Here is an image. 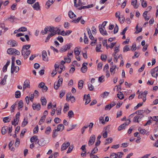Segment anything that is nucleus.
<instances>
[{
	"instance_id": "nucleus-29",
	"label": "nucleus",
	"mask_w": 158,
	"mask_h": 158,
	"mask_svg": "<svg viewBox=\"0 0 158 158\" xmlns=\"http://www.w3.org/2000/svg\"><path fill=\"white\" fill-rule=\"evenodd\" d=\"M40 100L42 105H46L47 101L45 98L44 97H43L41 98Z\"/></svg>"
},
{
	"instance_id": "nucleus-25",
	"label": "nucleus",
	"mask_w": 158,
	"mask_h": 158,
	"mask_svg": "<svg viewBox=\"0 0 158 158\" xmlns=\"http://www.w3.org/2000/svg\"><path fill=\"white\" fill-rule=\"evenodd\" d=\"M54 1L55 0H48V1L47 2L46 5L48 6V9L49 8L50 6L53 3Z\"/></svg>"
},
{
	"instance_id": "nucleus-49",
	"label": "nucleus",
	"mask_w": 158,
	"mask_h": 158,
	"mask_svg": "<svg viewBox=\"0 0 158 158\" xmlns=\"http://www.w3.org/2000/svg\"><path fill=\"white\" fill-rule=\"evenodd\" d=\"M61 107L60 106L56 109V113L57 115H60L61 113Z\"/></svg>"
},
{
	"instance_id": "nucleus-38",
	"label": "nucleus",
	"mask_w": 158,
	"mask_h": 158,
	"mask_svg": "<svg viewBox=\"0 0 158 158\" xmlns=\"http://www.w3.org/2000/svg\"><path fill=\"white\" fill-rule=\"evenodd\" d=\"M60 31V29L59 28L54 27L53 30V33H52L53 34H54V35L57 33V31Z\"/></svg>"
},
{
	"instance_id": "nucleus-9",
	"label": "nucleus",
	"mask_w": 158,
	"mask_h": 158,
	"mask_svg": "<svg viewBox=\"0 0 158 158\" xmlns=\"http://www.w3.org/2000/svg\"><path fill=\"white\" fill-rule=\"evenodd\" d=\"M32 107L34 110L39 111L40 109L41 105L39 103L37 104L33 103L32 105Z\"/></svg>"
},
{
	"instance_id": "nucleus-35",
	"label": "nucleus",
	"mask_w": 158,
	"mask_h": 158,
	"mask_svg": "<svg viewBox=\"0 0 158 158\" xmlns=\"http://www.w3.org/2000/svg\"><path fill=\"white\" fill-rule=\"evenodd\" d=\"M138 130L139 131L140 133L142 134H144L146 132V130L145 129H142L141 127H139L138 128Z\"/></svg>"
},
{
	"instance_id": "nucleus-1",
	"label": "nucleus",
	"mask_w": 158,
	"mask_h": 158,
	"mask_svg": "<svg viewBox=\"0 0 158 158\" xmlns=\"http://www.w3.org/2000/svg\"><path fill=\"white\" fill-rule=\"evenodd\" d=\"M107 23V21H104L102 25L99 24L98 26L99 31L103 35H108L106 31V30H104V29H105V27Z\"/></svg>"
},
{
	"instance_id": "nucleus-8",
	"label": "nucleus",
	"mask_w": 158,
	"mask_h": 158,
	"mask_svg": "<svg viewBox=\"0 0 158 158\" xmlns=\"http://www.w3.org/2000/svg\"><path fill=\"white\" fill-rule=\"evenodd\" d=\"M70 143L69 142L66 143H64L62 145L61 149V151H63L66 150L70 145Z\"/></svg>"
},
{
	"instance_id": "nucleus-23",
	"label": "nucleus",
	"mask_w": 158,
	"mask_h": 158,
	"mask_svg": "<svg viewBox=\"0 0 158 158\" xmlns=\"http://www.w3.org/2000/svg\"><path fill=\"white\" fill-rule=\"evenodd\" d=\"M11 117H6L3 118V121L4 123H8L11 120Z\"/></svg>"
},
{
	"instance_id": "nucleus-21",
	"label": "nucleus",
	"mask_w": 158,
	"mask_h": 158,
	"mask_svg": "<svg viewBox=\"0 0 158 158\" xmlns=\"http://www.w3.org/2000/svg\"><path fill=\"white\" fill-rule=\"evenodd\" d=\"M23 85L26 86L27 88H30V86L29 81L28 80H26L24 82Z\"/></svg>"
},
{
	"instance_id": "nucleus-47",
	"label": "nucleus",
	"mask_w": 158,
	"mask_h": 158,
	"mask_svg": "<svg viewBox=\"0 0 158 158\" xmlns=\"http://www.w3.org/2000/svg\"><path fill=\"white\" fill-rule=\"evenodd\" d=\"M118 155L114 153H111L110 157V158H117Z\"/></svg>"
},
{
	"instance_id": "nucleus-50",
	"label": "nucleus",
	"mask_w": 158,
	"mask_h": 158,
	"mask_svg": "<svg viewBox=\"0 0 158 158\" xmlns=\"http://www.w3.org/2000/svg\"><path fill=\"white\" fill-rule=\"evenodd\" d=\"M71 93H68L66 95V100L67 101H69L70 99L71 98Z\"/></svg>"
},
{
	"instance_id": "nucleus-33",
	"label": "nucleus",
	"mask_w": 158,
	"mask_h": 158,
	"mask_svg": "<svg viewBox=\"0 0 158 158\" xmlns=\"http://www.w3.org/2000/svg\"><path fill=\"white\" fill-rule=\"evenodd\" d=\"M28 122L27 118H24L23 122L22 123V127H24L28 123Z\"/></svg>"
},
{
	"instance_id": "nucleus-52",
	"label": "nucleus",
	"mask_w": 158,
	"mask_h": 158,
	"mask_svg": "<svg viewBox=\"0 0 158 158\" xmlns=\"http://www.w3.org/2000/svg\"><path fill=\"white\" fill-rule=\"evenodd\" d=\"M125 124H123L120 125L118 128V130L120 131L125 128Z\"/></svg>"
},
{
	"instance_id": "nucleus-39",
	"label": "nucleus",
	"mask_w": 158,
	"mask_h": 158,
	"mask_svg": "<svg viewBox=\"0 0 158 158\" xmlns=\"http://www.w3.org/2000/svg\"><path fill=\"white\" fill-rule=\"evenodd\" d=\"M118 93H119V92ZM119 93H120V94H117V97L119 99L122 100L124 98L123 95L121 92H119Z\"/></svg>"
},
{
	"instance_id": "nucleus-13",
	"label": "nucleus",
	"mask_w": 158,
	"mask_h": 158,
	"mask_svg": "<svg viewBox=\"0 0 158 158\" xmlns=\"http://www.w3.org/2000/svg\"><path fill=\"white\" fill-rule=\"evenodd\" d=\"M68 15L69 18L72 19H75L76 16L72 11H69L68 12Z\"/></svg>"
},
{
	"instance_id": "nucleus-60",
	"label": "nucleus",
	"mask_w": 158,
	"mask_h": 158,
	"mask_svg": "<svg viewBox=\"0 0 158 158\" xmlns=\"http://www.w3.org/2000/svg\"><path fill=\"white\" fill-rule=\"evenodd\" d=\"M6 20H8L11 22H13L14 20V16H11L10 17H8Z\"/></svg>"
},
{
	"instance_id": "nucleus-24",
	"label": "nucleus",
	"mask_w": 158,
	"mask_h": 158,
	"mask_svg": "<svg viewBox=\"0 0 158 158\" xmlns=\"http://www.w3.org/2000/svg\"><path fill=\"white\" fill-rule=\"evenodd\" d=\"M102 43L101 42L99 43L97 45L96 48V51L97 52H101L100 50L101 47Z\"/></svg>"
},
{
	"instance_id": "nucleus-22",
	"label": "nucleus",
	"mask_w": 158,
	"mask_h": 158,
	"mask_svg": "<svg viewBox=\"0 0 158 158\" xmlns=\"http://www.w3.org/2000/svg\"><path fill=\"white\" fill-rule=\"evenodd\" d=\"M7 77V75H6L4 76L2 80L0 83L2 85H4L6 84Z\"/></svg>"
},
{
	"instance_id": "nucleus-64",
	"label": "nucleus",
	"mask_w": 158,
	"mask_h": 158,
	"mask_svg": "<svg viewBox=\"0 0 158 158\" xmlns=\"http://www.w3.org/2000/svg\"><path fill=\"white\" fill-rule=\"evenodd\" d=\"M150 118L152 119L153 121L156 122L158 121V116H154L152 117H151Z\"/></svg>"
},
{
	"instance_id": "nucleus-10",
	"label": "nucleus",
	"mask_w": 158,
	"mask_h": 158,
	"mask_svg": "<svg viewBox=\"0 0 158 158\" xmlns=\"http://www.w3.org/2000/svg\"><path fill=\"white\" fill-rule=\"evenodd\" d=\"M8 44L12 47H16L18 45L17 43L15 40H10L8 41Z\"/></svg>"
},
{
	"instance_id": "nucleus-7",
	"label": "nucleus",
	"mask_w": 158,
	"mask_h": 158,
	"mask_svg": "<svg viewBox=\"0 0 158 158\" xmlns=\"http://www.w3.org/2000/svg\"><path fill=\"white\" fill-rule=\"evenodd\" d=\"M95 137L94 135H92L90 137L89 140L88 142V145L89 146H91L93 145L95 141Z\"/></svg>"
},
{
	"instance_id": "nucleus-58",
	"label": "nucleus",
	"mask_w": 158,
	"mask_h": 158,
	"mask_svg": "<svg viewBox=\"0 0 158 158\" xmlns=\"http://www.w3.org/2000/svg\"><path fill=\"white\" fill-rule=\"evenodd\" d=\"M118 20L121 23H123L125 20V18L123 16L122 17H119Z\"/></svg>"
},
{
	"instance_id": "nucleus-53",
	"label": "nucleus",
	"mask_w": 158,
	"mask_h": 158,
	"mask_svg": "<svg viewBox=\"0 0 158 158\" xmlns=\"http://www.w3.org/2000/svg\"><path fill=\"white\" fill-rule=\"evenodd\" d=\"M65 91L64 90H61L60 92V98H62L64 95L65 94Z\"/></svg>"
},
{
	"instance_id": "nucleus-16",
	"label": "nucleus",
	"mask_w": 158,
	"mask_h": 158,
	"mask_svg": "<svg viewBox=\"0 0 158 158\" xmlns=\"http://www.w3.org/2000/svg\"><path fill=\"white\" fill-rule=\"evenodd\" d=\"M23 53V56L24 59H27L28 56L31 53V51L29 50H24Z\"/></svg>"
},
{
	"instance_id": "nucleus-17",
	"label": "nucleus",
	"mask_w": 158,
	"mask_h": 158,
	"mask_svg": "<svg viewBox=\"0 0 158 158\" xmlns=\"http://www.w3.org/2000/svg\"><path fill=\"white\" fill-rule=\"evenodd\" d=\"M131 5L133 6L135 9H137L139 7V5L137 4V0H133L131 2Z\"/></svg>"
},
{
	"instance_id": "nucleus-20",
	"label": "nucleus",
	"mask_w": 158,
	"mask_h": 158,
	"mask_svg": "<svg viewBox=\"0 0 158 158\" xmlns=\"http://www.w3.org/2000/svg\"><path fill=\"white\" fill-rule=\"evenodd\" d=\"M33 7L36 10H40V6L38 2H35L33 6Z\"/></svg>"
},
{
	"instance_id": "nucleus-5",
	"label": "nucleus",
	"mask_w": 158,
	"mask_h": 158,
	"mask_svg": "<svg viewBox=\"0 0 158 158\" xmlns=\"http://www.w3.org/2000/svg\"><path fill=\"white\" fill-rule=\"evenodd\" d=\"M71 44H67L66 45L63 46L60 48L59 51L61 52H65L67 50L69 49L71 47Z\"/></svg>"
},
{
	"instance_id": "nucleus-57",
	"label": "nucleus",
	"mask_w": 158,
	"mask_h": 158,
	"mask_svg": "<svg viewBox=\"0 0 158 158\" xmlns=\"http://www.w3.org/2000/svg\"><path fill=\"white\" fill-rule=\"evenodd\" d=\"M16 105V103H15L11 106L10 107V109L11 111L12 112H14V110L15 109V106Z\"/></svg>"
},
{
	"instance_id": "nucleus-36",
	"label": "nucleus",
	"mask_w": 158,
	"mask_h": 158,
	"mask_svg": "<svg viewBox=\"0 0 158 158\" xmlns=\"http://www.w3.org/2000/svg\"><path fill=\"white\" fill-rule=\"evenodd\" d=\"M23 106V102L22 100H20L18 105V109L19 110L20 108H22Z\"/></svg>"
},
{
	"instance_id": "nucleus-11",
	"label": "nucleus",
	"mask_w": 158,
	"mask_h": 158,
	"mask_svg": "<svg viewBox=\"0 0 158 158\" xmlns=\"http://www.w3.org/2000/svg\"><path fill=\"white\" fill-rule=\"evenodd\" d=\"M84 99H86V101L85 102V105H87L91 101L89 94H88L87 95H85L84 96Z\"/></svg>"
},
{
	"instance_id": "nucleus-19",
	"label": "nucleus",
	"mask_w": 158,
	"mask_h": 158,
	"mask_svg": "<svg viewBox=\"0 0 158 158\" xmlns=\"http://www.w3.org/2000/svg\"><path fill=\"white\" fill-rule=\"evenodd\" d=\"M8 128L7 126H5L3 127L1 130V133L2 135H4L7 131Z\"/></svg>"
},
{
	"instance_id": "nucleus-59",
	"label": "nucleus",
	"mask_w": 158,
	"mask_h": 158,
	"mask_svg": "<svg viewBox=\"0 0 158 158\" xmlns=\"http://www.w3.org/2000/svg\"><path fill=\"white\" fill-rule=\"evenodd\" d=\"M87 69V67H82L81 69V72L83 73H85Z\"/></svg>"
},
{
	"instance_id": "nucleus-28",
	"label": "nucleus",
	"mask_w": 158,
	"mask_h": 158,
	"mask_svg": "<svg viewBox=\"0 0 158 158\" xmlns=\"http://www.w3.org/2000/svg\"><path fill=\"white\" fill-rule=\"evenodd\" d=\"M81 18H82V16L79 17L77 19H73V20L70 21V22L71 23L73 22L75 23H78L80 22V19Z\"/></svg>"
},
{
	"instance_id": "nucleus-30",
	"label": "nucleus",
	"mask_w": 158,
	"mask_h": 158,
	"mask_svg": "<svg viewBox=\"0 0 158 158\" xmlns=\"http://www.w3.org/2000/svg\"><path fill=\"white\" fill-rule=\"evenodd\" d=\"M135 29L136 30L135 32V33L136 34H138L139 33L141 32L142 30V28L141 27L139 29L138 27V25L137 24L135 27Z\"/></svg>"
},
{
	"instance_id": "nucleus-37",
	"label": "nucleus",
	"mask_w": 158,
	"mask_h": 158,
	"mask_svg": "<svg viewBox=\"0 0 158 158\" xmlns=\"http://www.w3.org/2000/svg\"><path fill=\"white\" fill-rule=\"evenodd\" d=\"M80 51L79 48H76L74 50V53L75 55L77 56H78L80 54Z\"/></svg>"
},
{
	"instance_id": "nucleus-12",
	"label": "nucleus",
	"mask_w": 158,
	"mask_h": 158,
	"mask_svg": "<svg viewBox=\"0 0 158 158\" xmlns=\"http://www.w3.org/2000/svg\"><path fill=\"white\" fill-rule=\"evenodd\" d=\"M30 47L31 45L29 44H27L23 45L21 50L22 55H23V53L24 52V50H27Z\"/></svg>"
},
{
	"instance_id": "nucleus-27",
	"label": "nucleus",
	"mask_w": 158,
	"mask_h": 158,
	"mask_svg": "<svg viewBox=\"0 0 158 158\" xmlns=\"http://www.w3.org/2000/svg\"><path fill=\"white\" fill-rule=\"evenodd\" d=\"M116 66H112L110 69V71L112 75H113L115 73L114 71L116 68Z\"/></svg>"
},
{
	"instance_id": "nucleus-3",
	"label": "nucleus",
	"mask_w": 158,
	"mask_h": 158,
	"mask_svg": "<svg viewBox=\"0 0 158 158\" xmlns=\"http://www.w3.org/2000/svg\"><path fill=\"white\" fill-rule=\"evenodd\" d=\"M20 115V112H18L15 115V118L14 119V121H12L11 122L12 125L15 126L17 125L18 124Z\"/></svg>"
},
{
	"instance_id": "nucleus-44",
	"label": "nucleus",
	"mask_w": 158,
	"mask_h": 158,
	"mask_svg": "<svg viewBox=\"0 0 158 158\" xmlns=\"http://www.w3.org/2000/svg\"><path fill=\"white\" fill-rule=\"evenodd\" d=\"M37 136L36 135H34L31 138L30 141L31 143L33 142L34 141H35L36 139H37Z\"/></svg>"
},
{
	"instance_id": "nucleus-4",
	"label": "nucleus",
	"mask_w": 158,
	"mask_h": 158,
	"mask_svg": "<svg viewBox=\"0 0 158 158\" xmlns=\"http://www.w3.org/2000/svg\"><path fill=\"white\" fill-rule=\"evenodd\" d=\"M158 66L153 69L151 70V74L152 76L156 78L158 76Z\"/></svg>"
},
{
	"instance_id": "nucleus-48",
	"label": "nucleus",
	"mask_w": 158,
	"mask_h": 158,
	"mask_svg": "<svg viewBox=\"0 0 158 158\" xmlns=\"http://www.w3.org/2000/svg\"><path fill=\"white\" fill-rule=\"evenodd\" d=\"M69 110V106L67 105V104L65 105L64 108V113H65L66 111Z\"/></svg>"
},
{
	"instance_id": "nucleus-26",
	"label": "nucleus",
	"mask_w": 158,
	"mask_h": 158,
	"mask_svg": "<svg viewBox=\"0 0 158 158\" xmlns=\"http://www.w3.org/2000/svg\"><path fill=\"white\" fill-rule=\"evenodd\" d=\"M83 81L82 80H80L78 82V88L80 89H81L83 86Z\"/></svg>"
},
{
	"instance_id": "nucleus-15",
	"label": "nucleus",
	"mask_w": 158,
	"mask_h": 158,
	"mask_svg": "<svg viewBox=\"0 0 158 158\" xmlns=\"http://www.w3.org/2000/svg\"><path fill=\"white\" fill-rule=\"evenodd\" d=\"M11 68V73H13L14 72L15 73L18 72L19 70V67L17 66H14V67H12Z\"/></svg>"
},
{
	"instance_id": "nucleus-43",
	"label": "nucleus",
	"mask_w": 158,
	"mask_h": 158,
	"mask_svg": "<svg viewBox=\"0 0 158 158\" xmlns=\"http://www.w3.org/2000/svg\"><path fill=\"white\" fill-rule=\"evenodd\" d=\"M20 143V140L19 138H17L16 139V142L15 143V147H18Z\"/></svg>"
},
{
	"instance_id": "nucleus-42",
	"label": "nucleus",
	"mask_w": 158,
	"mask_h": 158,
	"mask_svg": "<svg viewBox=\"0 0 158 158\" xmlns=\"http://www.w3.org/2000/svg\"><path fill=\"white\" fill-rule=\"evenodd\" d=\"M57 130L55 129L53 131L52 136L53 138H55L56 137L57 135Z\"/></svg>"
},
{
	"instance_id": "nucleus-63",
	"label": "nucleus",
	"mask_w": 158,
	"mask_h": 158,
	"mask_svg": "<svg viewBox=\"0 0 158 158\" xmlns=\"http://www.w3.org/2000/svg\"><path fill=\"white\" fill-rule=\"evenodd\" d=\"M88 88L90 91H92L94 89V86L91 84H89L88 85Z\"/></svg>"
},
{
	"instance_id": "nucleus-31",
	"label": "nucleus",
	"mask_w": 158,
	"mask_h": 158,
	"mask_svg": "<svg viewBox=\"0 0 158 158\" xmlns=\"http://www.w3.org/2000/svg\"><path fill=\"white\" fill-rule=\"evenodd\" d=\"M113 139L111 138H109L106 140V141L105 143V144H109L110 143H111Z\"/></svg>"
},
{
	"instance_id": "nucleus-32",
	"label": "nucleus",
	"mask_w": 158,
	"mask_h": 158,
	"mask_svg": "<svg viewBox=\"0 0 158 158\" xmlns=\"http://www.w3.org/2000/svg\"><path fill=\"white\" fill-rule=\"evenodd\" d=\"M109 93H110L109 92H105L101 94V96L103 98H105L109 95Z\"/></svg>"
},
{
	"instance_id": "nucleus-46",
	"label": "nucleus",
	"mask_w": 158,
	"mask_h": 158,
	"mask_svg": "<svg viewBox=\"0 0 158 158\" xmlns=\"http://www.w3.org/2000/svg\"><path fill=\"white\" fill-rule=\"evenodd\" d=\"M54 34L52 33H51L48 35L46 39L45 40V42H47L50 39L51 37L53 36Z\"/></svg>"
},
{
	"instance_id": "nucleus-45",
	"label": "nucleus",
	"mask_w": 158,
	"mask_h": 158,
	"mask_svg": "<svg viewBox=\"0 0 158 158\" xmlns=\"http://www.w3.org/2000/svg\"><path fill=\"white\" fill-rule=\"evenodd\" d=\"M101 58L102 60L105 61L106 60L107 56L106 55L102 54L101 55Z\"/></svg>"
},
{
	"instance_id": "nucleus-51",
	"label": "nucleus",
	"mask_w": 158,
	"mask_h": 158,
	"mask_svg": "<svg viewBox=\"0 0 158 158\" xmlns=\"http://www.w3.org/2000/svg\"><path fill=\"white\" fill-rule=\"evenodd\" d=\"M73 148V145H71L68 148V150L67 152V153H70L72 150Z\"/></svg>"
},
{
	"instance_id": "nucleus-14",
	"label": "nucleus",
	"mask_w": 158,
	"mask_h": 158,
	"mask_svg": "<svg viewBox=\"0 0 158 158\" xmlns=\"http://www.w3.org/2000/svg\"><path fill=\"white\" fill-rule=\"evenodd\" d=\"M42 56L43 57V59L44 61H48V57L47 55V53L46 51H43L42 53Z\"/></svg>"
},
{
	"instance_id": "nucleus-54",
	"label": "nucleus",
	"mask_w": 158,
	"mask_h": 158,
	"mask_svg": "<svg viewBox=\"0 0 158 158\" xmlns=\"http://www.w3.org/2000/svg\"><path fill=\"white\" fill-rule=\"evenodd\" d=\"M27 31V28L24 27H22L19 29V31Z\"/></svg>"
},
{
	"instance_id": "nucleus-34",
	"label": "nucleus",
	"mask_w": 158,
	"mask_h": 158,
	"mask_svg": "<svg viewBox=\"0 0 158 158\" xmlns=\"http://www.w3.org/2000/svg\"><path fill=\"white\" fill-rule=\"evenodd\" d=\"M21 97V92L19 91H17L15 93V97L16 98H19Z\"/></svg>"
},
{
	"instance_id": "nucleus-61",
	"label": "nucleus",
	"mask_w": 158,
	"mask_h": 158,
	"mask_svg": "<svg viewBox=\"0 0 158 158\" xmlns=\"http://www.w3.org/2000/svg\"><path fill=\"white\" fill-rule=\"evenodd\" d=\"M98 151V149L97 147H95L94 149L91 151V153L95 154Z\"/></svg>"
},
{
	"instance_id": "nucleus-2",
	"label": "nucleus",
	"mask_w": 158,
	"mask_h": 158,
	"mask_svg": "<svg viewBox=\"0 0 158 158\" xmlns=\"http://www.w3.org/2000/svg\"><path fill=\"white\" fill-rule=\"evenodd\" d=\"M7 53L9 55H19L20 54V52L14 48H9L7 51Z\"/></svg>"
},
{
	"instance_id": "nucleus-55",
	"label": "nucleus",
	"mask_w": 158,
	"mask_h": 158,
	"mask_svg": "<svg viewBox=\"0 0 158 158\" xmlns=\"http://www.w3.org/2000/svg\"><path fill=\"white\" fill-rule=\"evenodd\" d=\"M118 25H117V24H116V26L115 27L114 29V34H115L116 33H117L118 31Z\"/></svg>"
},
{
	"instance_id": "nucleus-18",
	"label": "nucleus",
	"mask_w": 158,
	"mask_h": 158,
	"mask_svg": "<svg viewBox=\"0 0 158 158\" xmlns=\"http://www.w3.org/2000/svg\"><path fill=\"white\" fill-rule=\"evenodd\" d=\"M64 128V126L62 124H60L58 125L57 129H56L57 131H62Z\"/></svg>"
},
{
	"instance_id": "nucleus-62",
	"label": "nucleus",
	"mask_w": 158,
	"mask_h": 158,
	"mask_svg": "<svg viewBox=\"0 0 158 158\" xmlns=\"http://www.w3.org/2000/svg\"><path fill=\"white\" fill-rule=\"evenodd\" d=\"M39 130V127L38 126H36L33 130V133L34 134H36L38 133Z\"/></svg>"
},
{
	"instance_id": "nucleus-40",
	"label": "nucleus",
	"mask_w": 158,
	"mask_h": 158,
	"mask_svg": "<svg viewBox=\"0 0 158 158\" xmlns=\"http://www.w3.org/2000/svg\"><path fill=\"white\" fill-rule=\"evenodd\" d=\"M51 131V129L50 127H48L46 128V130L45 132L46 134L47 135H49Z\"/></svg>"
},
{
	"instance_id": "nucleus-6",
	"label": "nucleus",
	"mask_w": 158,
	"mask_h": 158,
	"mask_svg": "<svg viewBox=\"0 0 158 158\" xmlns=\"http://www.w3.org/2000/svg\"><path fill=\"white\" fill-rule=\"evenodd\" d=\"M63 79L60 78L57 82H55L54 84V88L56 90L59 87L62 85Z\"/></svg>"
},
{
	"instance_id": "nucleus-56",
	"label": "nucleus",
	"mask_w": 158,
	"mask_h": 158,
	"mask_svg": "<svg viewBox=\"0 0 158 158\" xmlns=\"http://www.w3.org/2000/svg\"><path fill=\"white\" fill-rule=\"evenodd\" d=\"M142 6L143 8H145L147 6V4L146 2H144V0L142 1Z\"/></svg>"
},
{
	"instance_id": "nucleus-41",
	"label": "nucleus",
	"mask_w": 158,
	"mask_h": 158,
	"mask_svg": "<svg viewBox=\"0 0 158 158\" xmlns=\"http://www.w3.org/2000/svg\"><path fill=\"white\" fill-rule=\"evenodd\" d=\"M68 116L69 118H71L74 115V113L72 110H70L68 113Z\"/></svg>"
}]
</instances>
